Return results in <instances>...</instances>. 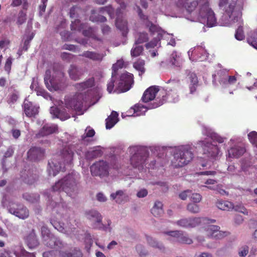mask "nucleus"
Masks as SVG:
<instances>
[{
  "label": "nucleus",
  "mask_w": 257,
  "mask_h": 257,
  "mask_svg": "<svg viewBox=\"0 0 257 257\" xmlns=\"http://www.w3.org/2000/svg\"><path fill=\"white\" fill-rule=\"evenodd\" d=\"M160 95L161 96V98H159V97H157L155 99L153 108L160 106L166 102L176 103L179 100V96L178 92H167L165 90H161L160 91Z\"/></svg>",
  "instance_id": "0eeeda50"
},
{
  "label": "nucleus",
  "mask_w": 257,
  "mask_h": 257,
  "mask_svg": "<svg viewBox=\"0 0 257 257\" xmlns=\"http://www.w3.org/2000/svg\"><path fill=\"white\" fill-rule=\"evenodd\" d=\"M151 213L154 216H160L163 213L162 203L158 201H156L151 209Z\"/></svg>",
  "instance_id": "58836bf2"
},
{
  "label": "nucleus",
  "mask_w": 257,
  "mask_h": 257,
  "mask_svg": "<svg viewBox=\"0 0 257 257\" xmlns=\"http://www.w3.org/2000/svg\"><path fill=\"white\" fill-rule=\"evenodd\" d=\"M119 4L120 8L117 9L116 12V18L115 20V25L121 32L123 36H126L128 29L127 27V22L122 17V12L121 9L125 10L126 8V5L123 0H115Z\"/></svg>",
  "instance_id": "423d86ee"
},
{
  "label": "nucleus",
  "mask_w": 257,
  "mask_h": 257,
  "mask_svg": "<svg viewBox=\"0 0 257 257\" xmlns=\"http://www.w3.org/2000/svg\"><path fill=\"white\" fill-rule=\"evenodd\" d=\"M51 111L54 112V114L56 117L59 118L62 121L68 119L70 117V114L64 109L60 110L57 107H52Z\"/></svg>",
  "instance_id": "f704fd0d"
},
{
  "label": "nucleus",
  "mask_w": 257,
  "mask_h": 257,
  "mask_svg": "<svg viewBox=\"0 0 257 257\" xmlns=\"http://www.w3.org/2000/svg\"><path fill=\"white\" fill-rule=\"evenodd\" d=\"M199 16L202 18H207V25L212 27L216 24V19L212 10L209 7L208 3H205L200 8Z\"/></svg>",
  "instance_id": "9d476101"
},
{
  "label": "nucleus",
  "mask_w": 257,
  "mask_h": 257,
  "mask_svg": "<svg viewBox=\"0 0 257 257\" xmlns=\"http://www.w3.org/2000/svg\"><path fill=\"white\" fill-rule=\"evenodd\" d=\"M27 20V14L21 10L19 12L16 20V24L19 27L24 24Z\"/></svg>",
  "instance_id": "a18cd8bd"
},
{
  "label": "nucleus",
  "mask_w": 257,
  "mask_h": 257,
  "mask_svg": "<svg viewBox=\"0 0 257 257\" xmlns=\"http://www.w3.org/2000/svg\"><path fill=\"white\" fill-rule=\"evenodd\" d=\"M12 58L9 57L6 60V63L4 66V69L7 72L8 74L9 75L11 73L12 65Z\"/></svg>",
  "instance_id": "864d4df0"
},
{
  "label": "nucleus",
  "mask_w": 257,
  "mask_h": 257,
  "mask_svg": "<svg viewBox=\"0 0 257 257\" xmlns=\"http://www.w3.org/2000/svg\"><path fill=\"white\" fill-rule=\"evenodd\" d=\"M48 164L50 168L49 170V173L53 176H55L61 170V162H58L57 164L55 158H53L51 162H49Z\"/></svg>",
  "instance_id": "473e14b6"
},
{
  "label": "nucleus",
  "mask_w": 257,
  "mask_h": 257,
  "mask_svg": "<svg viewBox=\"0 0 257 257\" xmlns=\"http://www.w3.org/2000/svg\"><path fill=\"white\" fill-rule=\"evenodd\" d=\"M201 199L202 196L200 194L198 193H193L191 196V200L194 203H199L201 201Z\"/></svg>",
  "instance_id": "0e129e2a"
},
{
  "label": "nucleus",
  "mask_w": 257,
  "mask_h": 257,
  "mask_svg": "<svg viewBox=\"0 0 257 257\" xmlns=\"http://www.w3.org/2000/svg\"><path fill=\"white\" fill-rule=\"evenodd\" d=\"M216 206L220 210L229 211L233 208V204L228 201L218 200L216 203Z\"/></svg>",
  "instance_id": "e433bc0d"
},
{
  "label": "nucleus",
  "mask_w": 257,
  "mask_h": 257,
  "mask_svg": "<svg viewBox=\"0 0 257 257\" xmlns=\"http://www.w3.org/2000/svg\"><path fill=\"white\" fill-rule=\"evenodd\" d=\"M166 83L167 85L165 86V91L167 92H178V90L181 86L180 81L177 78H171L166 82Z\"/></svg>",
  "instance_id": "cd10ccee"
},
{
  "label": "nucleus",
  "mask_w": 257,
  "mask_h": 257,
  "mask_svg": "<svg viewBox=\"0 0 257 257\" xmlns=\"http://www.w3.org/2000/svg\"><path fill=\"white\" fill-rule=\"evenodd\" d=\"M91 174L93 176H106L108 175V164L102 160L94 163L91 166Z\"/></svg>",
  "instance_id": "9b49d317"
},
{
  "label": "nucleus",
  "mask_w": 257,
  "mask_h": 257,
  "mask_svg": "<svg viewBox=\"0 0 257 257\" xmlns=\"http://www.w3.org/2000/svg\"><path fill=\"white\" fill-rule=\"evenodd\" d=\"M131 154H133L130 158V163L135 168L143 170L149 156V152L143 148L132 147L130 149Z\"/></svg>",
  "instance_id": "20e7f679"
},
{
  "label": "nucleus",
  "mask_w": 257,
  "mask_h": 257,
  "mask_svg": "<svg viewBox=\"0 0 257 257\" xmlns=\"http://www.w3.org/2000/svg\"><path fill=\"white\" fill-rule=\"evenodd\" d=\"M50 70H47L44 76V82L46 87L50 91L63 90L67 86L66 78L64 73L60 69H53L51 76Z\"/></svg>",
  "instance_id": "f257e3e1"
},
{
  "label": "nucleus",
  "mask_w": 257,
  "mask_h": 257,
  "mask_svg": "<svg viewBox=\"0 0 257 257\" xmlns=\"http://www.w3.org/2000/svg\"><path fill=\"white\" fill-rule=\"evenodd\" d=\"M45 150L38 147L31 148L27 153L28 158L31 161L41 160L45 157Z\"/></svg>",
  "instance_id": "6ab92c4d"
},
{
  "label": "nucleus",
  "mask_w": 257,
  "mask_h": 257,
  "mask_svg": "<svg viewBox=\"0 0 257 257\" xmlns=\"http://www.w3.org/2000/svg\"><path fill=\"white\" fill-rule=\"evenodd\" d=\"M159 41V40L157 38H154L150 42L147 43L145 45V47L147 49L154 48L157 46V44Z\"/></svg>",
  "instance_id": "052dcab7"
},
{
  "label": "nucleus",
  "mask_w": 257,
  "mask_h": 257,
  "mask_svg": "<svg viewBox=\"0 0 257 257\" xmlns=\"http://www.w3.org/2000/svg\"><path fill=\"white\" fill-rule=\"evenodd\" d=\"M159 86H152L147 89L144 92L142 97V100L145 103L154 100L156 96L157 93L160 94ZM159 95L158 97H160Z\"/></svg>",
  "instance_id": "a211bd4d"
},
{
  "label": "nucleus",
  "mask_w": 257,
  "mask_h": 257,
  "mask_svg": "<svg viewBox=\"0 0 257 257\" xmlns=\"http://www.w3.org/2000/svg\"><path fill=\"white\" fill-rule=\"evenodd\" d=\"M177 241L180 243L187 244H191L193 243V240L187 235H184L183 232L179 238L177 239Z\"/></svg>",
  "instance_id": "8fccbe9b"
},
{
  "label": "nucleus",
  "mask_w": 257,
  "mask_h": 257,
  "mask_svg": "<svg viewBox=\"0 0 257 257\" xmlns=\"http://www.w3.org/2000/svg\"><path fill=\"white\" fill-rule=\"evenodd\" d=\"M235 38L239 41L242 40L244 39L245 36L244 34L242 26H239L236 30L235 34Z\"/></svg>",
  "instance_id": "603ef678"
},
{
  "label": "nucleus",
  "mask_w": 257,
  "mask_h": 257,
  "mask_svg": "<svg viewBox=\"0 0 257 257\" xmlns=\"http://www.w3.org/2000/svg\"><path fill=\"white\" fill-rule=\"evenodd\" d=\"M79 56L87 58L92 61L98 62H101L104 57L103 53L90 51H84Z\"/></svg>",
  "instance_id": "393cba45"
},
{
  "label": "nucleus",
  "mask_w": 257,
  "mask_h": 257,
  "mask_svg": "<svg viewBox=\"0 0 257 257\" xmlns=\"http://www.w3.org/2000/svg\"><path fill=\"white\" fill-rule=\"evenodd\" d=\"M88 219L94 221L93 228L106 230L107 227L102 223V217L100 213L94 210H91L85 213Z\"/></svg>",
  "instance_id": "f8f14e48"
},
{
  "label": "nucleus",
  "mask_w": 257,
  "mask_h": 257,
  "mask_svg": "<svg viewBox=\"0 0 257 257\" xmlns=\"http://www.w3.org/2000/svg\"><path fill=\"white\" fill-rule=\"evenodd\" d=\"M42 235L45 241V244L51 248L58 245L59 240H56L54 237L50 236V231L48 228L45 226L41 228Z\"/></svg>",
  "instance_id": "412c9836"
},
{
  "label": "nucleus",
  "mask_w": 257,
  "mask_h": 257,
  "mask_svg": "<svg viewBox=\"0 0 257 257\" xmlns=\"http://www.w3.org/2000/svg\"><path fill=\"white\" fill-rule=\"evenodd\" d=\"M78 177L73 174H69L62 179L59 180L52 186L54 192L64 191L67 195L72 196V193H76L78 190Z\"/></svg>",
  "instance_id": "f03ea898"
},
{
  "label": "nucleus",
  "mask_w": 257,
  "mask_h": 257,
  "mask_svg": "<svg viewBox=\"0 0 257 257\" xmlns=\"http://www.w3.org/2000/svg\"><path fill=\"white\" fill-rule=\"evenodd\" d=\"M182 231L181 230H174L164 232V233L170 236L177 238L178 239L180 235L182 234Z\"/></svg>",
  "instance_id": "6e6d98bb"
},
{
  "label": "nucleus",
  "mask_w": 257,
  "mask_h": 257,
  "mask_svg": "<svg viewBox=\"0 0 257 257\" xmlns=\"http://www.w3.org/2000/svg\"><path fill=\"white\" fill-rule=\"evenodd\" d=\"M82 34L85 37L91 38L94 40L99 41H101V39L96 36L95 31L93 28L89 27L87 29L83 30Z\"/></svg>",
  "instance_id": "a19ab883"
},
{
  "label": "nucleus",
  "mask_w": 257,
  "mask_h": 257,
  "mask_svg": "<svg viewBox=\"0 0 257 257\" xmlns=\"http://www.w3.org/2000/svg\"><path fill=\"white\" fill-rule=\"evenodd\" d=\"M25 240L30 248H33L39 245V242L34 230H32L29 234L25 237Z\"/></svg>",
  "instance_id": "7c9ffc66"
},
{
  "label": "nucleus",
  "mask_w": 257,
  "mask_h": 257,
  "mask_svg": "<svg viewBox=\"0 0 257 257\" xmlns=\"http://www.w3.org/2000/svg\"><path fill=\"white\" fill-rule=\"evenodd\" d=\"M220 227L217 225H209L205 228L207 235L212 238L220 239L227 236L229 232L219 230Z\"/></svg>",
  "instance_id": "2eb2a0df"
},
{
  "label": "nucleus",
  "mask_w": 257,
  "mask_h": 257,
  "mask_svg": "<svg viewBox=\"0 0 257 257\" xmlns=\"http://www.w3.org/2000/svg\"><path fill=\"white\" fill-rule=\"evenodd\" d=\"M187 209L192 213L196 214L200 211V207L196 203H190L187 205Z\"/></svg>",
  "instance_id": "09e8293b"
},
{
  "label": "nucleus",
  "mask_w": 257,
  "mask_h": 257,
  "mask_svg": "<svg viewBox=\"0 0 257 257\" xmlns=\"http://www.w3.org/2000/svg\"><path fill=\"white\" fill-rule=\"evenodd\" d=\"M67 72L70 79L74 81L80 79L84 73L83 68L74 64L70 65Z\"/></svg>",
  "instance_id": "aec40b11"
},
{
  "label": "nucleus",
  "mask_w": 257,
  "mask_h": 257,
  "mask_svg": "<svg viewBox=\"0 0 257 257\" xmlns=\"http://www.w3.org/2000/svg\"><path fill=\"white\" fill-rule=\"evenodd\" d=\"M74 153L69 147H65L61 152V157L64 164H71L73 160Z\"/></svg>",
  "instance_id": "a878e982"
},
{
  "label": "nucleus",
  "mask_w": 257,
  "mask_h": 257,
  "mask_svg": "<svg viewBox=\"0 0 257 257\" xmlns=\"http://www.w3.org/2000/svg\"><path fill=\"white\" fill-rule=\"evenodd\" d=\"M134 82L133 74L125 71L120 76L118 88L121 92H126L131 89Z\"/></svg>",
  "instance_id": "ddd939ff"
},
{
  "label": "nucleus",
  "mask_w": 257,
  "mask_h": 257,
  "mask_svg": "<svg viewBox=\"0 0 257 257\" xmlns=\"http://www.w3.org/2000/svg\"><path fill=\"white\" fill-rule=\"evenodd\" d=\"M65 107L76 111H80L83 106L82 95L80 93L73 96H66L64 99Z\"/></svg>",
  "instance_id": "6e6552de"
},
{
  "label": "nucleus",
  "mask_w": 257,
  "mask_h": 257,
  "mask_svg": "<svg viewBox=\"0 0 257 257\" xmlns=\"http://www.w3.org/2000/svg\"><path fill=\"white\" fill-rule=\"evenodd\" d=\"M19 92L16 90H14V91L11 92L8 97H7V102L10 104H14L19 98Z\"/></svg>",
  "instance_id": "79ce46f5"
},
{
  "label": "nucleus",
  "mask_w": 257,
  "mask_h": 257,
  "mask_svg": "<svg viewBox=\"0 0 257 257\" xmlns=\"http://www.w3.org/2000/svg\"><path fill=\"white\" fill-rule=\"evenodd\" d=\"M186 81L188 85L190 94H194L199 86V81L196 74L192 72H189L186 77Z\"/></svg>",
  "instance_id": "f3484780"
},
{
  "label": "nucleus",
  "mask_w": 257,
  "mask_h": 257,
  "mask_svg": "<svg viewBox=\"0 0 257 257\" xmlns=\"http://www.w3.org/2000/svg\"><path fill=\"white\" fill-rule=\"evenodd\" d=\"M200 145L202 147L203 153L210 159H215L218 156L219 150L217 145L206 141H200Z\"/></svg>",
  "instance_id": "4468645a"
},
{
  "label": "nucleus",
  "mask_w": 257,
  "mask_h": 257,
  "mask_svg": "<svg viewBox=\"0 0 257 257\" xmlns=\"http://www.w3.org/2000/svg\"><path fill=\"white\" fill-rule=\"evenodd\" d=\"M44 257H71L72 254L66 253L58 249L51 250L43 253Z\"/></svg>",
  "instance_id": "72a5a7b5"
},
{
  "label": "nucleus",
  "mask_w": 257,
  "mask_h": 257,
  "mask_svg": "<svg viewBox=\"0 0 257 257\" xmlns=\"http://www.w3.org/2000/svg\"><path fill=\"white\" fill-rule=\"evenodd\" d=\"M22 107L26 115L28 117H34L39 112V107L28 100H24Z\"/></svg>",
  "instance_id": "4be33fe9"
},
{
  "label": "nucleus",
  "mask_w": 257,
  "mask_h": 257,
  "mask_svg": "<svg viewBox=\"0 0 257 257\" xmlns=\"http://www.w3.org/2000/svg\"><path fill=\"white\" fill-rule=\"evenodd\" d=\"M179 56L178 55L177 52H173L170 56V63L173 66H180V62H179Z\"/></svg>",
  "instance_id": "49530a36"
},
{
  "label": "nucleus",
  "mask_w": 257,
  "mask_h": 257,
  "mask_svg": "<svg viewBox=\"0 0 257 257\" xmlns=\"http://www.w3.org/2000/svg\"><path fill=\"white\" fill-rule=\"evenodd\" d=\"M245 151L246 150L244 147L236 145L228 150V157L238 158L243 155Z\"/></svg>",
  "instance_id": "bb28decb"
},
{
  "label": "nucleus",
  "mask_w": 257,
  "mask_h": 257,
  "mask_svg": "<svg viewBox=\"0 0 257 257\" xmlns=\"http://www.w3.org/2000/svg\"><path fill=\"white\" fill-rule=\"evenodd\" d=\"M95 134L94 130L90 127H87L85 130V133L82 136V140H85L86 138L93 137Z\"/></svg>",
  "instance_id": "5fc2aeb1"
},
{
  "label": "nucleus",
  "mask_w": 257,
  "mask_h": 257,
  "mask_svg": "<svg viewBox=\"0 0 257 257\" xmlns=\"http://www.w3.org/2000/svg\"><path fill=\"white\" fill-rule=\"evenodd\" d=\"M248 252V247L247 246L242 247L239 251L238 254L241 257H244Z\"/></svg>",
  "instance_id": "338daca9"
},
{
  "label": "nucleus",
  "mask_w": 257,
  "mask_h": 257,
  "mask_svg": "<svg viewBox=\"0 0 257 257\" xmlns=\"http://www.w3.org/2000/svg\"><path fill=\"white\" fill-rule=\"evenodd\" d=\"M80 10V8L77 6H73L70 10V17L71 18H75L78 17V10Z\"/></svg>",
  "instance_id": "4d7b16f0"
},
{
  "label": "nucleus",
  "mask_w": 257,
  "mask_h": 257,
  "mask_svg": "<svg viewBox=\"0 0 257 257\" xmlns=\"http://www.w3.org/2000/svg\"><path fill=\"white\" fill-rule=\"evenodd\" d=\"M48 1V0H41L42 4L39 7V15L40 16H42L45 12Z\"/></svg>",
  "instance_id": "bf43d9fd"
},
{
  "label": "nucleus",
  "mask_w": 257,
  "mask_h": 257,
  "mask_svg": "<svg viewBox=\"0 0 257 257\" xmlns=\"http://www.w3.org/2000/svg\"><path fill=\"white\" fill-rule=\"evenodd\" d=\"M144 47L143 46L137 44L135 42L131 50V55L132 57H137L143 54L144 52Z\"/></svg>",
  "instance_id": "4c0bfd02"
},
{
  "label": "nucleus",
  "mask_w": 257,
  "mask_h": 257,
  "mask_svg": "<svg viewBox=\"0 0 257 257\" xmlns=\"http://www.w3.org/2000/svg\"><path fill=\"white\" fill-rule=\"evenodd\" d=\"M247 136L250 142L257 148V132L255 131L251 132L248 134Z\"/></svg>",
  "instance_id": "3c124183"
},
{
  "label": "nucleus",
  "mask_w": 257,
  "mask_h": 257,
  "mask_svg": "<svg viewBox=\"0 0 257 257\" xmlns=\"http://www.w3.org/2000/svg\"><path fill=\"white\" fill-rule=\"evenodd\" d=\"M172 164L175 168L182 167L187 165L193 158L194 154L189 146H182L176 149Z\"/></svg>",
  "instance_id": "7ed1b4c3"
},
{
  "label": "nucleus",
  "mask_w": 257,
  "mask_h": 257,
  "mask_svg": "<svg viewBox=\"0 0 257 257\" xmlns=\"http://www.w3.org/2000/svg\"><path fill=\"white\" fill-rule=\"evenodd\" d=\"M95 85V79L93 77H90L85 81L76 83L75 87L79 91H83L86 89L92 88Z\"/></svg>",
  "instance_id": "c85d7f7f"
},
{
  "label": "nucleus",
  "mask_w": 257,
  "mask_h": 257,
  "mask_svg": "<svg viewBox=\"0 0 257 257\" xmlns=\"http://www.w3.org/2000/svg\"><path fill=\"white\" fill-rule=\"evenodd\" d=\"M213 81L217 80L220 84L224 87H227L229 85L234 84L237 79L235 76H229L227 73L223 70H219L216 74L212 75Z\"/></svg>",
  "instance_id": "1a4fd4ad"
},
{
  "label": "nucleus",
  "mask_w": 257,
  "mask_h": 257,
  "mask_svg": "<svg viewBox=\"0 0 257 257\" xmlns=\"http://www.w3.org/2000/svg\"><path fill=\"white\" fill-rule=\"evenodd\" d=\"M146 239L148 243L152 247L158 248L163 251L165 250V247L163 244L158 241L156 239L154 238L152 236L146 235Z\"/></svg>",
  "instance_id": "c9c22d12"
},
{
  "label": "nucleus",
  "mask_w": 257,
  "mask_h": 257,
  "mask_svg": "<svg viewBox=\"0 0 257 257\" xmlns=\"http://www.w3.org/2000/svg\"><path fill=\"white\" fill-rule=\"evenodd\" d=\"M202 221L201 217L183 218L176 222V224L183 228H194L199 225Z\"/></svg>",
  "instance_id": "dca6fc26"
},
{
  "label": "nucleus",
  "mask_w": 257,
  "mask_h": 257,
  "mask_svg": "<svg viewBox=\"0 0 257 257\" xmlns=\"http://www.w3.org/2000/svg\"><path fill=\"white\" fill-rule=\"evenodd\" d=\"M99 12L101 13H103L104 12H106L111 19L114 18V10L111 5L101 8Z\"/></svg>",
  "instance_id": "de8ad7c7"
},
{
  "label": "nucleus",
  "mask_w": 257,
  "mask_h": 257,
  "mask_svg": "<svg viewBox=\"0 0 257 257\" xmlns=\"http://www.w3.org/2000/svg\"><path fill=\"white\" fill-rule=\"evenodd\" d=\"M85 28V24L80 23V21L78 19H76L72 22L71 24V30L72 31H81Z\"/></svg>",
  "instance_id": "37998d69"
},
{
  "label": "nucleus",
  "mask_w": 257,
  "mask_h": 257,
  "mask_svg": "<svg viewBox=\"0 0 257 257\" xmlns=\"http://www.w3.org/2000/svg\"><path fill=\"white\" fill-rule=\"evenodd\" d=\"M124 65V61L122 60H118L116 63L113 65L112 68L114 71L116 70L122 68Z\"/></svg>",
  "instance_id": "69168bd1"
},
{
  "label": "nucleus",
  "mask_w": 257,
  "mask_h": 257,
  "mask_svg": "<svg viewBox=\"0 0 257 257\" xmlns=\"http://www.w3.org/2000/svg\"><path fill=\"white\" fill-rule=\"evenodd\" d=\"M228 0H219V6L224 8L225 15L228 18L230 23H235L237 22L241 16V12L236 8V0H233L232 2L228 4Z\"/></svg>",
  "instance_id": "39448f33"
},
{
  "label": "nucleus",
  "mask_w": 257,
  "mask_h": 257,
  "mask_svg": "<svg viewBox=\"0 0 257 257\" xmlns=\"http://www.w3.org/2000/svg\"><path fill=\"white\" fill-rule=\"evenodd\" d=\"M177 5L184 8L187 12H193L198 5V0H178Z\"/></svg>",
  "instance_id": "5701e85b"
},
{
  "label": "nucleus",
  "mask_w": 257,
  "mask_h": 257,
  "mask_svg": "<svg viewBox=\"0 0 257 257\" xmlns=\"http://www.w3.org/2000/svg\"><path fill=\"white\" fill-rule=\"evenodd\" d=\"M58 131V126L56 124H46L40 130L39 135L42 137L48 136Z\"/></svg>",
  "instance_id": "c756f323"
},
{
  "label": "nucleus",
  "mask_w": 257,
  "mask_h": 257,
  "mask_svg": "<svg viewBox=\"0 0 257 257\" xmlns=\"http://www.w3.org/2000/svg\"><path fill=\"white\" fill-rule=\"evenodd\" d=\"M90 20H91L92 22H99L103 23L106 21V18L104 16L101 15H98L97 17L95 18L93 15H91L90 17Z\"/></svg>",
  "instance_id": "13d9d810"
},
{
  "label": "nucleus",
  "mask_w": 257,
  "mask_h": 257,
  "mask_svg": "<svg viewBox=\"0 0 257 257\" xmlns=\"http://www.w3.org/2000/svg\"><path fill=\"white\" fill-rule=\"evenodd\" d=\"M21 256L22 257H35V255L33 253L29 252L25 249H22Z\"/></svg>",
  "instance_id": "774afa93"
},
{
  "label": "nucleus",
  "mask_w": 257,
  "mask_h": 257,
  "mask_svg": "<svg viewBox=\"0 0 257 257\" xmlns=\"http://www.w3.org/2000/svg\"><path fill=\"white\" fill-rule=\"evenodd\" d=\"M145 61L142 59H138L133 64V67L135 69L140 72L139 75H141L145 72Z\"/></svg>",
  "instance_id": "ea45409f"
},
{
  "label": "nucleus",
  "mask_w": 257,
  "mask_h": 257,
  "mask_svg": "<svg viewBox=\"0 0 257 257\" xmlns=\"http://www.w3.org/2000/svg\"><path fill=\"white\" fill-rule=\"evenodd\" d=\"M73 55L72 54L67 52H63L61 54L62 59L69 62L73 58Z\"/></svg>",
  "instance_id": "e2e57ef3"
},
{
  "label": "nucleus",
  "mask_w": 257,
  "mask_h": 257,
  "mask_svg": "<svg viewBox=\"0 0 257 257\" xmlns=\"http://www.w3.org/2000/svg\"><path fill=\"white\" fill-rule=\"evenodd\" d=\"M9 211L12 214L16 215L21 219H25L29 216V212L27 208L19 205L17 209L10 207Z\"/></svg>",
  "instance_id": "b1692460"
},
{
  "label": "nucleus",
  "mask_w": 257,
  "mask_h": 257,
  "mask_svg": "<svg viewBox=\"0 0 257 257\" xmlns=\"http://www.w3.org/2000/svg\"><path fill=\"white\" fill-rule=\"evenodd\" d=\"M149 40L148 34L145 32L139 33L138 38L135 40L137 44H143L148 42Z\"/></svg>",
  "instance_id": "c03bdc74"
},
{
  "label": "nucleus",
  "mask_w": 257,
  "mask_h": 257,
  "mask_svg": "<svg viewBox=\"0 0 257 257\" xmlns=\"http://www.w3.org/2000/svg\"><path fill=\"white\" fill-rule=\"evenodd\" d=\"M145 107L140 104H136L133 107H131V109H133L134 111V114H136V115H140L141 113L140 111H141L142 108H144Z\"/></svg>",
  "instance_id": "680f3d73"
},
{
  "label": "nucleus",
  "mask_w": 257,
  "mask_h": 257,
  "mask_svg": "<svg viewBox=\"0 0 257 257\" xmlns=\"http://www.w3.org/2000/svg\"><path fill=\"white\" fill-rule=\"evenodd\" d=\"M118 113L112 111L110 115L105 119V127L106 129L111 128L118 121Z\"/></svg>",
  "instance_id": "2f4dec72"
}]
</instances>
